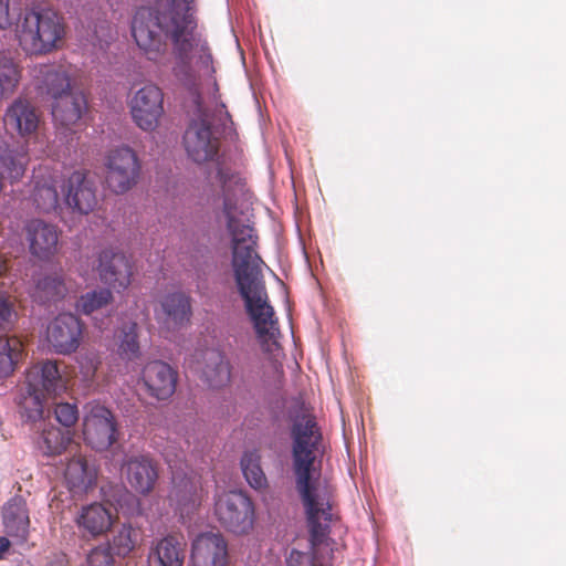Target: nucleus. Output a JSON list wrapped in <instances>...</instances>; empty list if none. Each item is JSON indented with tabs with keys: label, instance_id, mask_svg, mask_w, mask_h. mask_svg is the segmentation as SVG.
Masks as SVG:
<instances>
[{
	"label": "nucleus",
	"instance_id": "nucleus-16",
	"mask_svg": "<svg viewBox=\"0 0 566 566\" xmlns=\"http://www.w3.org/2000/svg\"><path fill=\"white\" fill-rule=\"evenodd\" d=\"M97 273L104 284L119 292L132 283L133 264L125 253L105 249L98 254Z\"/></svg>",
	"mask_w": 566,
	"mask_h": 566
},
{
	"label": "nucleus",
	"instance_id": "nucleus-9",
	"mask_svg": "<svg viewBox=\"0 0 566 566\" xmlns=\"http://www.w3.org/2000/svg\"><path fill=\"white\" fill-rule=\"evenodd\" d=\"M171 469L172 488L169 493L171 504L176 506L181 516H189L200 505L205 497L201 475L196 472H185L168 460Z\"/></svg>",
	"mask_w": 566,
	"mask_h": 566
},
{
	"label": "nucleus",
	"instance_id": "nucleus-31",
	"mask_svg": "<svg viewBox=\"0 0 566 566\" xmlns=\"http://www.w3.org/2000/svg\"><path fill=\"white\" fill-rule=\"evenodd\" d=\"M67 289L61 273H52L40 279L32 292V297L40 304L54 303L66 295Z\"/></svg>",
	"mask_w": 566,
	"mask_h": 566
},
{
	"label": "nucleus",
	"instance_id": "nucleus-34",
	"mask_svg": "<svg viewBox=\"0 0 566 566\" xmlns=\"http://www.w3.org/2000/svg\"><path fill=\"white\" fill-rule=\"evenodd\" d=\"M333 517H334L333 512H332V516L329 520H325L323 517V515L321 514L319 524L326 528H325L324 535L319 539L314 537L313 531H312V524H311L310 518L307 517L310 533H311L312 552L304 553V552H300L296 549H292L286 559L287 566H323L322 562L318 559V557L316 555L317 547L324 543V541L328 534L329 523L333 521Z\"/></svg>",
	"mask_w": 566,
	"mask_h": 566
},
{
	"label": "nucleus",
	"instance_id": "nucleus-21",
	"mask_svg": "<svg viewBox=\"0 0 566 566\" xmlns=\"http://www.w3.org/2000/svg\"><path fill=\"white\" fill-rule=\"evenodd\" d=\"M2 525L7 536L17 544H24L30 535V511L27 501L13 496L2 507Z\"/></svg>",
	"mask_w": 566,
	"mask_h": 566
},
{
	"label": "nucleus",
	"instance_id": "nucleus-27",
	"mask_svg": "<svg viewBox=\"0 0 566 566\" xmlns=\"http://www.w3.org/2000/svg\"><path fill=\"white\" fill-rule=\"evenodd\" d=\"M76 524L78 528L96 537L111 528L112 514L104 505L93 503L82 509L76 517Z\"/></svg>",
	"mask_w": 566,
	"mask_h": 566
},
{
	"label": "nucleus",
	"instance_id": "nucleus-24",
	"mask_svg": "<svg viewBox=\"0 0 566 566\" xmlns=\"http://www.w3.org/2000/svg\"><path fill=\"white\" fill-rule=\"evenodd\" d=\"M55 178L39 169L33 175L32 202L40 213H56L62 209Z\"/></svg>",
	"mask_w": 566,
	"mask_h": 566
},
{
	"label": "nucleus",
	"instance_id": "nucleus-18",
	"mask_svg": "<svg viewBox=\"0 0 566 566\" xmlns=\"http://www.w3.org/2000/svg\"><path fill=\"white\" fill-rule=\"evenodd\" d=\"M25 384L48 397H55L66 391L67 379L62 376L55 360H42L32 365L25 373Z\"/></svg>",
	"mask_w": 566,
	"mask_h": 566
},
{
	"label": "nucleus",
	"instance_id": "nucleus-20",
	"mask_svg": "<svg viewBox=\"0 0 566 566\" xmlns=\"http://www.w3.org/2000/svg\"><path fill=\"white\" fill-rule=\"evenodd\" d=\"M127 482L140 494H149L158 480V467L153 458L146 454L128 457L123 463Z\"/></svg>",
	"mask_w": 566,
	"mask_h": 566
},
{
	"label": "nucleus",
	"instance_id": "nucleus-13",
	"mask_svg": "<svg viewBox=\"0 0 566 566\" xmlns=\"http://www.w3.org/2000/svg\"><path fill=\"white\" fill-rule=\"evenodd\" d=\"M82 334L81 321L73 314L63 313L49 324L46 339L56 354L69 355L78 348Z\"/></svg>",
	"mask_w": 566,
	"mask_h": 566
},
{
	"label": "nucleus",
	"instance_id": "nucleus-29",
	"mask_svg": "<svg viewBox=\"0 0 566 566\" xmlns=\"http://www.w3.org/2000/svg\"><path fill=\"white\" fill-rule=\"evenodd\" d=\"M143 542V533L139 527L132 524H122L113 530L112 538L105 545L118 557L129 556Z\"/></svg>",
	"mask_w": 566,
	"mask_h": 566
},
{
	"label": "nucleus",
	"instance_id": "nucleus-41",
	"mask_svg": "<svg viewBox=\"0 0 566 566\" xmlns=\"http://www.w3.org/2000/svg\"><path fill=\"white\" fill-rule=\"evenodd\" d=\"M87 566H114V556L108 545L101 544L92 548L86 557Z\"/></svg>",
	"mask_w": 566,
	"mask_h": 566
},
{
	"label": "nucleus",
	"instance_id": "nucleus-8",
	"mask_svg": "<svg viewBox=\"0 0 566 566\" xmlns=\"http://www.w3.org/2000/svg\"><path fill=\"white\" fill-rule=\"evenodd\" d=\"M133 122L144 132H154L165 114L164 93L155 84H146L137 90L128 102Z\"/></svg>",
	"mask_w": 566,
	"mask_h": 566
},
{
	"label": "nucleus",
	"instance_id": "nucleus-36",
	"mask_svg": "<svg viewBox=\"0 0 566 566\" xmlns=\"http://www.w3.org/2000/svg\"><path fill=\"white\" fill-rule=\"evenodd\" d=\"M241 469L249 485L262 491L268 488V479L261 467V454L258 450L245 451L241 458Z\"/></svg>",
	"mask_w": 566,
	"mask_h": 566
},
{
	"label": "nucleus",
	"instance_id": "nucleus-25",
	"mask_svg": "<svg viewBox=\"0 0 566 566\" xmlns=\"http://www.w3.org/2000/svg\"><path fill=\"white\" fill-rule=\"evenodd\" d=\"M64 479L72 493L82 494L95 484L97 470L85 457L76 455L67 462Z\"/></svg>",
	"mask_w": 566,
	"mask_h": 566
},
{
	"label": "nucleus",
	"instance_id": "nucleus-43",
	"mask_svg": "<svg viewBox=\"0 0 566 566\" xmlns=\"http://www.w3.org/2000/svg\"><path fill=\"white\" fill-rule=\"evenodd\" d=\"M99 364V358L95 354H87L81 357L80 369L85 380L91 381L94 379Z\"/></svg>",
	"mask_w": 566,
	"mask_h": 566
},
{
	"label": "nucleus",
	"instance_id": "nucleus-4",
	"mask_svg": "<svg viewBox=\"0 0 566 566\" xmlns=\"http://www.w3.org/2000/svg\"><path fill=\"white\" fill-rule=\"evenodd\" d=\"M22 51L29 56H43L61 50L66 36L64 17L50 8L27 9L15 27Z\"/></svg>",
	"mask_w": 566,
	"mask_h": 566
},
{
	"label": "nucleus",
	"instance_id": "nucleus-37",
	"mask_svg": "<svg viewBox=\"0 0 566 566\" xmlns=\"http://www.w3.org/2000/svg\"><path fill=\"white\" fill-rule=\"evenodd\" d=\"M23 344L15 337H0V378L9 377L22 357Z\"/></svg>",
	"mask_w": 566,
	"mask_h": 566
},
{
	"label": "nucleus",
	"instance_id": "nucleus-38",
	"mask_svg": "<svg viewBox=\"0 0 566 566\" xmlns=\"http://www.w3.org/2000/svg\"><path fill=\"white\" fill-rule=\"evenodd\" d=\"M118 355L122 359L132 361L142 356L138 340V324L129 322L124 324L118 333Z\"/></svg>",
	"mask_w": 566,
	"mask_h": 566
},
{
	"label": "nucleus",
	"instance_id": "nucleus-12",
	"mask_svg": "<svg viewBox=\"0 0 566 566\" xmlns=\"http://www.w3.org/2000/svg\"><path fill=\"white\" fill-rule=\"evenodd\" d=\"M64 200L69 208L88 214L97 206V187L88 171H73L64 184Z\"/></svg>",
	"mask_w": 566,
	"mask_h": 566
},
{
	"label": "nucleus",
	"instance_id": "nucleus-35",
	"mask_svg": "<svg viewBox=\"0 0 566 566\" xmlns=\"http://www.w3.org/2000/svg\"><path fill=\"white\" fill-rule=\"evenodd\" d=\"M207 365L203 368L202 375L205 380L211 388H221L229 384L231 378L230 364L224 357L211 350L207 353Z\"/></svg>",
	"mask_w": 566,
	"mask_h": 566
},
{
	"label": "nucleus",
	"instance_id": "nucleus-6",
	"mask_svg": "<svg viewBox=\"0 0 566 566\" xmlns=\"http://www.w3.org/2000/svg\"><path fill=\"white\" fill-rule=\"evenodd\" d=\"M83 418V439L95 451H106L117 442L119 430L115 415L101 403H90Z\"/></svg>",
	"mask_w": 566,
	"mask_h": 566
},
{
	"label": "nucleus",
	"instance_id": "nucleus-3",
	"mask_svg": "<svg viewBox=\"0 0 566 566\" xmlns=\"http://www.w3.org/2000/svg\"><path fill=\"white\" fill-rule=\"evenodd\" d=\"M292 460L295 486L312 524L313 535L321 538L325 528L319 524L321 513L325 520L332 516V490L314 479V462L322 441L315 418L303 412L293 419L291 427Z\"/></svg>",
	"mask_w": 566,
	"mask_h": 566
},
{
	"label": "nucleus",
	"instance_id": "nucleus-5",
	"mask_svg": "<svg viewBox=\"0 0 566 566\" xmlns=\"http://www.w3.org/2000/svg\"><path fill=\"white\" fill-rule=\"evenodd\" d=\"M214 515L229 532L248 534L254 524V505L243 492L228 491L217 495Z\"/></svg>",
	"mask_w": 566,
	"mask_h": 566
},
{
	"label": "nucleus",
	"instance_id": "nucleus-33",
	"mask_svg": "<svg viewBox=\"0 0 566 566\" xmlns=\"http://www.w3.org/2000/svg\"><path fill=\"white\" fill-rule=\"evenodd\" d=\"M48 396L24 382V387L18 398L21 417L29 422H36L43 418L44 401Z\"/></svg>",
	"mask_w": 566,
	"mask_h": 566
},
{
	"label": "nucleus",
	"instance_id": "nucleus-40",
	"mask_svg": "<svg viewBox=\"0 0 566 566\" xmlns=\"http://www.w3.org/2000/svg\"><path fill=\"white\" fill-rule=\"evenodd\" d=\"M55 419L64 427L66 430L72 428L78 420V409L75 403L70 402H60L55 405L54 408Z\"/></svg>",
	"mask_w": 566,
	"mask_h": 566
},
{
	"label": "nucleus",
	"instance_id": "nucleus-2",
	"mask_svg": "<svg viewBox=\"0 0 566 566\" xmlns=\"http://www.w3.org/2000/svg\"><path fill=\"white\" fill-rule=\"evenodd\" d=\"M197 29L195 0H156L153 7L138 8L132 21V34L149 61L166 65L167 41L171 42L175 56L171 71L182 83L193 78L195 57L202 67L212 70L211 49Z\"/></svg>",
	"mask_w": 566,
	"mask_h": 566
},
{
	"label": "nucleus",
	"instance_id": "nucleus-15",
	"mask_svg": "<svg viewBox=\"0 0 566 566\" xmlns=\"http://www.w3.org/2000/svg\"><path fill=\"white\" fill-rule=\"evenodd\" d=\"M36 90L53 101L72 93L70 67L61 63H41L33 67Z\"/></svg>",
	"mask_w": 566,
	"mask_h": 566
},
{
	"label": "nucleus",
	"instance_id": "nucleus-44",
	"mask_svg": "<svg viewBox=\"0 0 566 566\" xmlns=\"http://www.w3.org/2000/svg\"><path fill=\"white\" fill-rule=\"evenodd\" d=\"M11 25L10 0H0V30H7Z\"/></svg>",
	"mask_w": 566,
	"mask_h": 566
},
{
	"label": "nucleus",
	"instance_id": "nucleus-32",
	"mask_svg": "<svg viewBox=\"0 0 566 566\" xmlns=\"http://www.w3.org/2000/svg\"><path fill=\"white\" fill-rule=\"evenodd\" d=\"M29 156L23 150L10 149L0 142V172L7 174L11 182L19 181L25 174Z\"/></svg>",
	"mask_w": 566,
	"mask_h": 566
},
{
	"label": "nucleus",
	"instance_id": "nucleus-17",
	"mask_svg": "<svg viewBox=\"0 0 566 566\" xmlns=\"http://www.w3.org/2000/svg\"><path fill=\"white\" fill-rule=\"evenodd\" d=\"M188 156L196 163L213 159L219 149V142L212 136L210 124L205 120L192 122L184 135Z\"/></svg>",
	"mask_w": 566,
	"mask_h": 566
},
{
	"label": "nucleus",
	"instance_id": "nucleus-7",
	"mask_svg": "<svg viewBox=\"0 0 566 566\" xmlns=\"http://www.w3.org/2000/svg\"><path fill=\"white\" fill-rule=\"evenodd\" d=\"M105 167V182L117 195L127 192L137 184L142 168L136 153L127 146L109 150Z\"/></svg>",
	"mask_w": 566,
	"mask_h": 566
},
{
	"label": "nucleus",
	"instance_id": "nucleus-23",
	"mask_svg": "<svg viewBox=\"0 0 566 566\" xmlns=\"http://www.w3.org/2000/svg\"><path fill=\"white\" fill-rule=\"evenodd\" d=\"M3 122L7 127L25 137L36 132L40 125V113L29 99L18 97L7 108Z\"/></svg>",
	"mask_w": 566,
	"mask_h": 566
},
{
	"label": "nucleus",
	"instance_id": "nucleus-11",
	"mask_svg": "<svg viewBox=\"0 0 566 566\" xmlns=\"http://www.w3.org/2000/svg\"><path fill=\"white\" fill-rule=\"evenodd\" d=\"M192 316L191 298L185 292L165 294L155 308V317L161 331L176 332L187 326Z\"/></svg>",
	"mask_w": 566,
	"mask_h": 566
},
{
	"label": "nucleus",
	"instance_id": "nucleus-14",
	"mask_svg": "<svg viewBox=\"0 0 566 566\" xmlns=\"http://www.w3.org/2000/svg\"><path fill=\"white\" fill-rule=\"evenodd\" d=\"M190 562L192 566H227L229 546L220 532H203L191 543Z\"/></svg>",
	"mask_w": 566,
	"mask_h": 566
},
{
	"label": "nucleus",
	"instance_id": "nucleus-39",
	"mask_svg": "<svg viewBox=\"0 0 566 566\" xmlns=\"http://www.w3.org/2000/svg\"><path fill=\"white\" fill-rule=\"evenodd\" d=\"M113 301V294L109 289H98L83 294L78 302L77 308L86 315L101 310Z\"/></svg>",
	"mask_w": 566,
	"mask_h": 566
},
{
	"label": "nucleus",
	"instance_id": "nucleus-22",
	"mask_svg": "<svg viewBox=\"0 0 566 566\" xmlns=\"http://www.w3.org/2000/svg\"><path fill=\"white\" fill-rule=\"evenodd\" d=\"M186 542L181 535L168 534L154 539L147 555L148 566H184Z\"/></svg>",
	"mask_w": 566,
	"mask_h": 566
},
{
	"label": "nucleus",
	"instance_id": "nucleus-26",
	"mask_svg": "<svg viewBox=\"0 0 566 566\" xmlns=\"http://www.w3.org/2000/svg\"><path fill=\"white\" fill-rule=\"evenodd\" d=\"M86 109V96L78 91L55 99L52 105V115L56 124L71 127L77 124Z\"/></svg>",
	"mask_w": 566,
	"mask_h": 566
},
{
	"label": "nucleus",
	"instance_id": "nucleus-28",
	"mask_svg": "<svg viewBox=\"0 0 566 566\" xmlns=\"http://www.w3.org/2000/svg\"><path fill=\"white\" fill-rule=\"evenodd\" d=\"M72 438L70 430H62L53 424L43 423L35 443L43 455L56 457L66 450Z\"/></svg>",
	"mask_w": 566,
	"mask_h": 566
},
{
	"label": "nucleus",
	"instance_id": "nucleus-19",
	"mask_svg": "<svg viewBox=\"0 0 566 566\" xmlns=\"http://www.w3.org/2000/svg\"><path fill=\"white\" fill-rule=\"evenodd\" d=\"M177 379L178 373L161 360L149 361L143 368V384L147 392L158 400H166L175 394Z\"/></svg>",
	"mask_w": 566,
	"mask_h": 566
},
{
	"label": "nucleus",
	"instance_id": "nucleus-30",
	"mask_svg": "<svg viewBox=\"0 0 566 566\" xmlns=\"http://www.w3.org/2000/svg\"><path fill=\"white\" fill-rule=\"evenodd\" d=\"M23 67L20 61L8 52H0V97L9 98L18 90Z\"/></svg>",
	"mask_w": 566,
	"mask_h": 566
},
{
	"label": "nucleus",
	"instance_id": "nucleus-42",
	"mask_svg": "<svg viewBox=\"0 0 566 566\" xmlns=\"http://www.w3.org/2000/svg\"><path fill=\"white\" fill-rule=\"evenodd\" d=\"M14 297L4 289V284L0 285V325L11 322L14 312Z\"/></svg>",
	"mask_w": 566,
	"mask_h": 566
},
{
	"label": "nucleus",
	"instance_id": "nucleus-45",
	"mask_svg": "<svg viewBox=\"0 0 566 566\" xmlns=\"http://www.w3.org/2000/svg\"><path fill=\"white\" fill-rule=\"evenodd\" d=\"M10 546H11L10 539L6 536H0V560L4 558Z\"/></svg>",
	"mask_w": 566,
	"mask_h": 566
},
{
	"label": "nucleus",
	"instance_id": "nucleus-1",
	"mask_svg": "<svg viewBox=\"0 0 566 566\" xmlns=\"http://www.w3.org/2000/svg\"><path fill=\"white\" fill-rule=\"evenodd\" d=\"M245 192L244 178L232 168L218 164L201 186L199 200L218 223H224L231 238L234 280L258 337L277 345L275 339L280 331L261 279L263 261L255 250L258 235L254 228L242 219L243 213L239 208V201Z\"/></svg>",
	"mask_w": 566,
	"mask_h": 566
},
{
	"label": "nucleus",
	"instance_id": "nucleus-46",
	"mask_svg": "<svg viewBox=\"0 0 566 566\" xmlns=\"http://www.w3.org/2000/svg\"><path fill=\"white\" fill-rule=\"evenodd\" d=\"M220 107H221V109H223V111H224V115L227 116V118H229V119H230V117H231V116H230L229 112L226 109V105H224L223 103H221V104H220Z\"/></svg>",
	"mask_w": 566,
	"mask_h": 566
},
{
	"label": "nucleus",
	"instance_id": "nucleus-10",
	"mask_svg": "<svg viewBox=\"0 0 566 566\" xmlns=\"http://www.w3.org/2000/svg\"><path fill=\"white\" fill-rule=\"evenodd\" d=\"M30 254L40 261H51L60 250L61 229L40 218L29 220L23 228Z\"/></svg>",
	"mask_w": 566,
	"mask_h": 566
}]
</instances>
